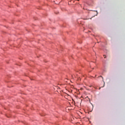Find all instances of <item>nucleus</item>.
I'll return each instance as SVG.
<instances>
[{
    "instance_id": "f03ea898",
    "label": "nucleus",
    "mask_w": 125,
    "mask_h": 125,
    "mask_svg": "<svg viewBox=\"0 0 125 125\" xmlns=\"http://www.w3.org/2000/svg\"><path fill=\"white\" fill-rule=\"evenodd\" d=\"M104 58H106V55H104Z\"/></svg>"
},
{
    "instance_id": "f257e3e1",
    "label": "nucleus",
    "mask_w": 125,
    "mask_h": 125,
    "mask_svg": "<svg viewBox=\"0 0 125 125\" xmlns=\"http://www.w3.org/2000/svg\"><path fill=\"white\" fill-rule=\"evenodd\" d=\"M100 77H101L102 78V79H103V82H104V78H103V77H102V76H100Z\"/></svg>"
},
{
    "instance_id": "7ed1b4c3",
    "label": "nucleus",
    "mask_w": 125,
    "mask_h": 125,
    "mask_svg": "<svg viewBox=\"0 0 125 125\" xmlns=\"http://www.w3.org/2000/svg\"><path fill=\"white\" fill-rule=\"evenodd\" d=\"M98 14V12H97V11H96V15H97Z\"/></svg>"
}]
</instances>
